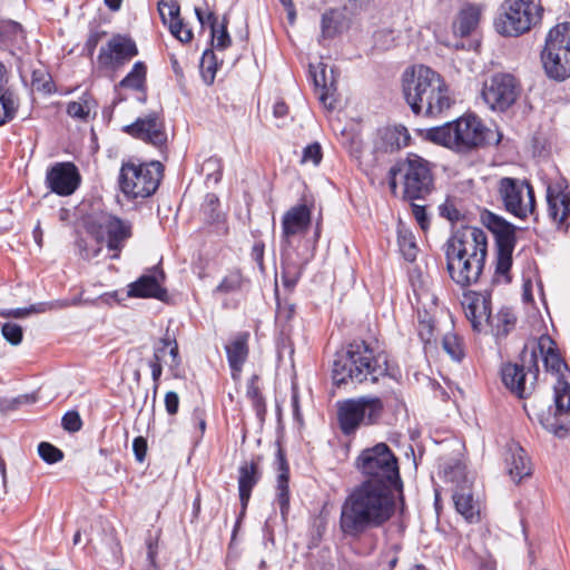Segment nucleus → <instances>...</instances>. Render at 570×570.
<instances>
[{"instance_id": "obj_22", "label": "nucleus", "mask_w": 570, "mask_h": 570, "mask_svg": "<svg viewBox=\"0 0 570 570\" xmlns=\"http://www.w3.org/2000/svg\"><path fill=\"white\" fill-rule=\"evenodd\" d=\"M548 213L551 219L562 226L570 216V188L564 181H554L547 188Z\"/></svg>"}, {"instance_id": "obj_49", "label": "nucleus", "mask_w": 570, "mask_h": 570, "mask_svg": "<svg viewBox=\"0 0 570 570\" xmlns=\"http://www.w3.org/2000/svg\"><path fill=\"white\" fill-rule=\"evenodd\" d=\"M38 453L48 463H56L62 459V452L50 443L42 442L38 446Z\"/></svg>"}, {"instance_id": "obj_18", "label": "nucleus", "mask_w": 570, "mask_h": 570, "mask_svg": "<svg viewBox=\"0 0 570 570\" xmlns=\"http://www.w3.org/2000/svg\"><path fill=\"white\" fill-rule=\"evenodd\" d=\"M448 271L453 282L462 287L478 282L484 267V262L471 259L463 255L446 250Z\"/></svg>"}, {"instance_id": "obj_62", "label": "nucleus", "mask_w": 570, "mask_h": 570, "mask_svg": "<svg viewBox=\"0 0 570 570\" xmlns=\"http://www.w3.org/2000/svg\"><path fill=\"white\" fill-rule=\"evenodd\" d=\"M413 215H414L416 222L422 227V229H425L428 220H426V215H425L424 208L421 207V206H414L413 207Z\"/></svg>"}, {"instance_id": "obj_1", "label": "nucleus", "mask_w": 570, "mask_h": 570, "mask_svg": "<svg viewBox=\"0 0 570 570\" xmlns=\"http://www.w3.org/2000/svg\"><path fill=\"white\" fill-rule=\"evenodd\" d=\"M395 512L394 490L373 482L355 487L341 507L340 529L352 538L383 527Z\"/></svg>"}, {"instance_id": "obj_29", "label": "nucleus", "mask_w": 570, "mask_h": 570, "mask_svg": "<svg viewBox=\"0 0 570 570\" xmlns=\"http://www.w3.org/2000/svg\"><path fill=\"white\" fill-rule=\"evenodd\" d=\"M483 222L495 236L498 247L515 245V228L513 225L491 213L483 216Z\"/></svg>"}, {"instance_id": "obj_32", "label": "nucleus", "mask_w": 570, "mask_h": 570, "mask_svg": "<svg viewBox=\"0 0 570 570\" xmlns=\"http://www.w3.org/2000/svg\"><path fill=\"white\" fill-rule=\"evenodd\" d=\"M413 294L416 301V307H422L425 312L435 307L436 296L432 292V283L421 274L411 278Z\"/></svg>"}, {"instance_id": "obj_61", "label": "nucleus", "mask_w": 570, "mask_h": 570, "mask_svg": "<svg viewBox=\"0 0 570 570\" xmlns=\"http://www.w3.org/2000/svg\"><path fill=\"white\" fill-rule=\"evenodd\" d=\"M334 21L333 16L324 14L322 19L323 33L327 37H332L336 32V27L332 26Z\"/></svg>"}, {"instance_id": "obj_15", "label": "nucleus", "mask_w": 570, "mask_h": 570, "mask_svg": "<svg viewBox=\"0 0 570 570\" xmlns=\"http://www.w3.org/2000/svg\"><path fill=\"white\" fill-rule=\"evenodd\" d=\"M518 96L514 77L505 73H498L485 80L481 91L482 99L494 111H505L515 102Z\"/></svg>"}, {"instance_id": "obj_3", "label": "nucleus", "mask_w": 570, "mask_h": 570, "mask_svg": "<svg viewBox=\"0 0 570 570\" xmlns=\"http://www.w3.org/2000/svg\"><path fill=\"white\" fill-rule=\"evenodd\" d=\"M524 348H528L529 353L535 352V364L538 365L540 356L547 372L556 376L557 381L553 385L554 415L548 413L541 419V423L549 432L563 438L567 434V428L559 422L558 416L570 413V384L564 379L568 366L557 352L556 343L548 335L540 336L538 341L527 344Z\"/></svg>"}, {"instance_id": "obj_46", "label": "nucleus", "mask_w": 570, "mask_h": 570, "mask_svg": "<svg viewBox=\"0 0 570 570\" xmlns=\"http://www.w3.org/2000/svg\"><path fill=\"white\" fill-rule=\"evenodd\" d=\"M212 43L216 49L224 50L230 45V37L227 32V20L224 19L220 26L212 31Z\"/></svg>"}, {"instance_id": "obj_60", "label": "nucleus", "mask_w": 570, "mask_h": 570, "mask_svg": "<svg viewBox=\"0 0 570 570\" xmlns=\"http://www.w3.org/2000/svg\"><path fill=\"white\" fill-rule=\"evenodd\" d=\"M440 210L441 215L452 223H455L461 218V213L453 205L445 204Z\"/></svg>"}, {"instance_id": "obj_9", "label": "nucleus", "mask_w": 570, "mask_h": 570, "mask_svg": "<svg viewBox=\"0 0 570 570\" xmlns=\"http://www.w3.org/2000/svg\"><path fill=\"white\" fill-rule=\"evenodd\" d=\"M83 228L107 243L112 252L111 258H118L121 249L132 235L131 224L104 210L94 212L83 217Z\"/></svg>"}, {"instance_id": "obj_13", "label": "nucleus", "mask_w": 570, "mask_h": 570, "mask_svg": "<svg viewBox=\"0 0 570 570\" xmlns=\"http://www.w3.org/2000/svg\"><path fill=\"white\" fill-rule=\"evenodd\" d=\"M502 382L513 394L523 399L532 394L539 375L535 352H522V365L505 364L501 371Z\"/></svg>"}, {"instance_id": "obj_45", "label": "nucleus", "mask_w": 570, "mask_h": 570, "mask_svg": "<svg viewBox=\"0 0 570 570\" xmlns=\"http://www.w3.org/2000/svg\"><path fill=\"white\" fill-rule=\"evenodd\" d=\"M514 246H501L498 247L497 254V268L495 272L499 275L507 276L512 264V252Z\"/></svg>"}, {"instance_id": "obj_33", "label": "nucleus", "mask_w": 570, "mask_h": 570, "mask_svg": "<svg viewBox=\"0 0 570 570\" xmlns=\"http://www.w3.org/2000/svg\"><path fill=\"white\" fill-rule=\"evenodd\" d=\"M67 306L68 303L65 301L43 302L24 308H3L0 309V316L7 318H26L31 314H41L53 309L65 308Z\"/></svg>"}, {"instance_id": "obj_52", "label": "nucleus", "mask_w": 570, "mask_h": 570, "mask_svg": "<svg viewBox=\"0 0 570 570\" xmlns=\"http://www.w3.org/2000/svg\"><path fill=\"white\" fill-rule=\"evenodd\" d=\"M61 424L68 432H78L82 428V420L77 411H69L62 416Z\"/></svg>"}, {"instance_id": "obj_30", "label": "nucleus", "mask_w": 570, "mask_h": 570, "mask_svg": "<svg viewBox=\"0 0 570 570\" xmlns=\"http://www.w3.org/2000/svg\"><path fill=\"white\" fill-rule=\"evenodd\" d=\"M483 222L495 236L498 247L515 245V228L513 225L491 213L483 216Z\"/></svg>"}, {"instance_id": "obj_44", "label": "nucleus", "mask_w": 570, "mask_h": 570, "mask_svg": "<svg viewBox=\"0 0 570 570\" xmlns=\"http://www.w3.org/2000/svg\"><path fill=\"white\" fill-rule=\"evenodd\" d=\"M202 76L207 85L213 83L217 70V61L212 50H206L200 60Z\"/></svg>"}, {"instance_id": "obj_17", "label": "nucleus", "mask_w": 570, "mask_h": 570, "mask_svg": "<svg viewBox=\"0 0 570 570\" xmlns=\"http://www.w3.org/2000/svg\"><path fill=\"white\" fill-rule=\"evenodd\" d=\"M124 131L157 147H161L167 141L164 119L158 112L138 118L134 124L124 127Z\"/></svg>"}, {"instance_id": "obj_39", "label": "nucleus", "mask_w": 570, "mask_h": 570, "mask_svg": "<svg viewBox=\"0 0 570 570\" xmlns=\"http://www.w3.org/2000/svg\"><path fill=\"white\" fill-rule=\"evenodd\" d=\"M282 472L277 479V493L276 502L279 505L282 517L285 518L289 509V494H288V469L285 466L284 461L281 462Z\"/></svg>"}, {"instance_id": "obj_24", "label": "nucleus", "mask_w": 570, "mask_h": 570, "mask_svg": "<svg viewBox=\"0 0 570 570\" xmlns=\"http://www.w3.org/2000/svg\"><path fill=\"white\" fill-rule=\"evenodd\" d=\"M311 223V210L306 205L294 206L288 209L282 219V238L291 245L292 238L304 234Z\"/></svg>"}, {"instance_id": "obj_63", "label": "nucleus", "mask_w": 570, "mask_h": 570, "mask_svg": "<svg viewBox=\"0 0 570 570\" xmlns=\"http://www.w3.org/2000/svg\"><path fill=\"white\" fill-rule=\"evenodd\" d=\"M166 24L169 26V30H170L171 35L176 38L181 32V29L185 26L179 17L174 20L168 21Z\"/></svg>"}, {"instance_id": "obj_43", "label": "nucleus", "mask_w": 570, "mask_h": 570, "mask_svg": "<svg viewBox=\"0 0 570 570\" xmlns=\"http://www.w3.org/2000/svg\"><path fill=\"white\" fill-rule=\"evenodd\" d=\"M443 350L453 358L454 361H461L464 356V351L462 346L461 338L454 333H448L444 335L442 341Z\"/></svg>"}, {"instance_id": "obj_38", "label": "nucleus", "mask_w": 570, "mask_h": 570, "mask_svg": "<svg viewBox=\"0 0 570 570\" xmlns=\"http://www.w3.org/2000/svg\"><path fill=\"white\" fill-rule=\"evenodd\" d=\"M104 243L105 242L102 239H99L94 234L88 233L86 230V236H81L77 240V248H78L79 255L83 259H87V261L92 259L100 254V252L102 250Z\"/></svg>"}, {"instance_id": "obj_12", "label": "nucleus", "mask_w": 570, "mask_h": 570, "mask_svg": "<svg viewBox=\"0 0 570 570\" xmlns=\"http://www.w3.org/2000/svg\"><path fill=\"white\" fill-rule=\"evenodd\" d=\"M383 403L377 397H360L338 403L337 416L345 434L353 433L362 424H373L381 416Z\"/></svg>"}, {"instance_id": "obj_55", "label": "nucleus", "mask_w": 570, "mask_h": 570, "mask_svg": "<svg viewBox=\"0 0 570 570\" xmlns=\"http://www.w3.org/2000/svg\"><path fill=\"white\" fill-rule=\"evenodd\" d=\"M195 13L203 27L209 26L210 31H215V28L218 27L217 17L214 14V12H204L200 8H196Z\"/></svg>"}, {"instance_id": "obj_14", "label": "nucleus", "mask_w": 570, "mask_h": 570, "mask_svg": "<svg viewBox=\"0 0 570 570\" xmlns=\"http://www.w3.org/2000/svg\"><path fill=\"white\" fill-rule=\"evenodd\" d=\"M498 189L507 210L514 216L525 218L533 213L534 193L527 180L504 177L500 179Z\"/></svg>"}, {"instance_id": "obj_4", "label": "nucleus", "mask_w": 570, "mask_h": 570, "mask_svg": "<svg viewBox=\"0 0 570 570\" xmlns=\"http://www.w3.org/2000/svg\"><path fill=\"white\" fill-rule=\"evenodd\" d=\"M389 361L384 352H375L365 342L353 343L333 364V381L340 386L348 380L356 383H376L389 375Z\"/></svg>"}, {"instance_id": "obj_51", "label": "nucleus", "mask_w": 570, "mask_h": 570, "mask_svg": "<svg viewBox=\"0 0 570 570\" xmlns=\"http://www.w3.org/2000/svg\"><path fill=\"white\" fill-rule=\"evenodd\" d=\"M247 396L252 400L256 409L264 406V400L259 391L257 375H253L247 383Z\"/></svg>"}, {"instance_id": "obj_48", "label": "nucleus", "mask_w": 570, "mask_h": 570, "mask_svg": "<svg viewBox=\"0 0 570 570\" xmlns=\"http://www.w3.org/2000/svg\"><path fill=\"white\" fill-rule=\"evenodd\" d=\"M158 11L164 23L179 17L180 8L174 1L161 0L158 2Z\"/></svg>"}, {"instance_id": "obj_28", "label": "nucleus", "mask_w": 570, "mask_h": 570, "mask_svg": "<svg viewBox=\"0 0 570 570\" xmlns=\"http://www.w3.org/2000/svg\"><path fill=\"white\" fill-rule=\"evenodd\" d=\"M453 501L456 511L464 517L465 520L469 522L479 520L481 502L478 499H474L470 485L463 484L459 487L453 494Z\"/></svg>"}, {"instance_id": "obj_10", "label": "nucleus", "mask_w": 570, "mask_h": 570, "mask_svg": "<svg viewBox=\"0 0 570 570\" xmlns=\"http://www.w3.org/2000/svg\"><path fill=\"white\" fill-rule=\"evenodd\" d=\"M161 176L163 166L159 161L148 164L128 161L121 166L119 186L129 198H146L157 190Z\"/></svg>"}, {"instance_id": "obj_11", "label": "nucleus", "mask_w": 570, "mask_h": 570, "mask_svg": "<svg viewBox=\"0 0 570 570\" xmlns=\"http://www.w3.org/2000/svg\"><path fill=\"white\" fill-rule=\"evenodd\" d=\"M540 19L539 7L530 0H507L495 20L500 35L517 37L531 29Z\"/></svg>"}, {"instance_id": "obj_6", "label": "nucleus", "mask_w": 570, "mask_h": 570, "mask_svg": "<svg viewBox=\"0 0 570 570\" xmlns=\"http://www.w3.org/2000/svg\"><path fill=\"white\" fill-rule=\"evenodd\" d=\"M389 178L391 191L397 195V184L400 183L402 195L407 199L423 198L431 191L433 184L430 164L414 154L391 167Z\"/></svg>"}, {"instance_id": "obj_41", "label": "nucleus", "mask_w": 570, "mask_h": 570, "mask_svg": "<svg viewBox=\"0 0 570 570\" xmlns=\"http://www.w3.org/2000/svg\"><path fill=\"white\" fill-rule=\"evenodd\" d=\"M95 107L96 104L94 100L87 97H81L77 101H71L68 104L67 112L72 118L87 120Z\"/></svg>"}, {"instance_id": "obj_7", "label": "nucleus", "mask_w": 570, "mask_h": 570, "mask_svg": "<svg viewBox=\"0 0 570 570\" xmlns=\"http://www.w3.org/2000/svg\"><path fill=\"white\" fill-rule=\"evenodd\" d=\"M357 468L366 476L364 482L401 492L397 459L385 443L364 449L357 458Z\"/></svg>"}, {"instance_id": "obj_37", "label": "nucleus", "mask_w": 570, "mask_h": 570, "mask_svg": "<svg viewBox=\"0 0 570 570\" xmlns=\"http://www.w3.org/2000/svg\"><path fill=\"white\" fill-rule=\"evenodd\" d=\"M480 11L474 7L463 9L453 23V30L461 37L470 35L478 26Z\"/></svg>"}, {"instance_id": "obj_42", "label": "nucleus", "mask_w": 570, "mask_h": 570, "mask_svg": "<svg viewBox=\"0 0 570 570\" xmlns=\"http://www.w3.org/2000/svg\"><path fill=\"white\" fill-rule=\"evenodd\" d=\"M146 78V66L138 61L131 71L120 81V86L132 89H140Z\"/></svg>"}, {"instance_id": "obj_59", "label": "nucleus", "mask_w": 570, "mask_h": 570, "mask_svg": "<svg viewBox=\"0 0 570 570\" xmlns=\"http://www.w3.org/2000/svg\"><path fill=\"white\" fill-rule=\"evenodd\" d=\"M165 405L168 414L174 415L178 411L179 397L175 392H167L165 395Z\"/></svg>"}, {"instance_id": "obj_27", "label": "nucleus", "mask_w": 570, "mask_h": 570, "mask_svg": "<svg viewBox=\"0 0 570 570\" xmlns=\"http://www.w3.org/2000/svg\"><path fill=\"white\" fill-rule=\"evenodd\" d=\"M248 333H238L225 347L234 380L240 377L242 367L248 356Z\"/></svg>"}, {"instance_id": "obj_36", "label": "nucleus", "mask_w": 570, "mask_h": 570, "mask_svg": "<svg viewBox=\"0 0 570 570\" xmlns=\"http://www.w3.org/2000/svg\"><path fill=\"white\" fill-rule=\"evenodd\" d=\"M397 244L402 256L406 261L413 262L416 258L419 247L416 245L415 237L412 230L401 222L397 225Z\"/></svg>"}, {"instance_id": "obj_40", "label": "nucleus", "mask_w": 570, "mask_h": 570, "mask_svg": "<svg viewBox=\"0 0 570 570\" xmlns=\"http://www.w3.org/2000/svg\"><path fill=\"white\" fill-rule=\"evenodd\" d=\"M515 316L510 308H502L495 317H491L490 326L497 336H505L514 327Z\"/></svg>"}, {"instance_id": "obj_54", "label": "nucleus", "mask_w": 570, "mask_h": 570, "mask_svg": "<svg viewBox=\"0 0 570 570\" xmlns=\"http://www.w3.org/2000/svg\"><path fill=\"white\" fill-rule=\"evenodd\" d=\"M163 346L160 348H164V357L166 356V350L169 348V356L171 358V362L169 363L170 367H176L179 365V357H178V345L176 342H170L169 338L161 340ZM164 362L166 360L164 358Z\"/></svg>"}, {"instance_id": "obj_64", "label": "nucleus", "mask_w": 570, "mask_h": 570, "mask_svg": "<svg viewBox=\"0 0 570 570\" xmlns=\"http://www.w3.org/2000/svg\"><path fill=\"white\" fill-rule=\"evenodd\" d=\"M282 278L286 287H293L297 282L298 275L296 273L292 275L289 271H283Z\"/></svg>"}, {"instance_id": "obj_26", "label": "nucleus", "mask_w": 570, "mask_h": 570, "mask_svg": "<svg viewBox=\"0 0 570 570\" xmlns=\"http://www.w3.org/2000/svg\"><path fill=\"white\" fill-rule=\"evenodd\" d=\"M505 466L511 479L518 483L523 478L530 476L532 468L525 451L515 443L508 446L505 454Z\"/></svg>"}, {"instance_id": "obj_2", "label": "nucleus", "mask_w": 570, "mask_h": 570, "mask_svg": "<svg viewBox=\"0 0 570 570\" xmlns=\"http://www.w3.org/2000/svg\"><path fill=\"white\" fill-rule=\"evenodd\" d=\"M405 100L416 115L435 117L449 110L453 95L444 78L432 68L417 65L403 73Z\"/></svg>"}, {"instance_id": "obj_34", "label": "nucleus", "mask_w": 570, "mask_h": 570, "mask_svg": "<svg viewBox=\"0 0 570 570\" xmlns=\"http://www.w3.org/2000/svg\"><path fill=\"white\" fill-rule=\"evenodd\" d=\"M6 68L0 62V126L14 117L18 108L14 96L6 88Z\"/></svg>"}, {"instance_id": "obj_53", "label": "nucleus", "mask_w": 570, "mask_h": 570, "mask_svg": "<svg viewBox=\"0 0 570 570\" xmlns=\"http://www.w3.org/2000/svg\"><path fill=\"white\" fill-rule=\"evenodd\" d=\"M242 285V276L238 273H232L226 276L217 286V291L222 293H229L238 289Z\"/></svg>"}, {"instance_id": "obj_5", "label": "nucleus", "mask_w": 570, "mask_h": 570, "mask_svg": "<svg viewBox=\"0 0 570 570\" xmlns=\"http://www.w3.org/2000/svg\"><path fill=\"white\" fill-rule=\"evenodd\" d=\"M487 131L478 116L465 114L454 121L429 129L426 138L456 151H470L485 142Z\"/></svg>"}, {"instance_id": "obj_50", "label": "nucleus", "mask_w": 570, "mask_h": 570, "mask_svg": "<svg viewBox=\"0 0 570 570\" xmlns=\"http://www.w3.org/2000/svg\"><path fill=\"white\" fill-rule=\"evenodd\" d=\"M323 154L320 144L314 142L306 146L303 150L302 164L311 163L313 166H317L322 160Z\"/></svg>"}, {"instance_id": "obj_56", "label": "nucleus", "mask_w": 570, "mask_h": 570, "mask_svg": "<svg viewBox=\"0 0 570 570\" xmlns=\"http://www.w3.org/2000/svg\"><path fill=\"white\" fill-rule=\"evenodd\" d=\"M344 8L353 13L367 10L372 7L375 0H342Z\"/></svg>"}, {"instance_id": "obj_25", "label": "nucleus", "mask_w": 570, "mask_h": 570, "mask_svg": "<svg viewBox=\"0 0 570 570\" xmlns=\"http://www.w3.org/2000/svg\"><path fill=\"white\" fill-rule=\"evenodd\" d=\"M164 278L163 271H155L153 274L142 275L129 285L128 296L155 297L163 301L167 295L166 289L161 286Z\"/></svg>"}, {"instance_id": "obj_8", "label": "nucleus", "mask_w": 570, "mask_h": 570, "mask_svg": "<svg viewBox=\"0 0 570 570\" xmlns=\"http://www.w3.org/2000/svg\"><path fill=\"white\" fill-rule=\"evenodd\" d=\"M541 59L550 78L564 80L570 77V22L559 23L548 32Z\"/></svg>"}, {"instance_id": "obj_47", "label": "nucleus", "mask_w": 570, "mask_h": 570, "mask_svg": "<svg viewBox=\"0 0 570 570\" xmlns=\"http://www.w3.org/2000/svg\"><path fill=\"white\" fill-rule=\"evenodd\" d=\"M2 336L11 345H19L23 338V330L16 323H4L1 327Z\"/></svg>"}, {"instance_id": "obj_35", "label": "nucleus", "mask_w": 570, "mask_h": 570, "mask_svg": "<svg viewBox=\"0 0 570 570\" xmlns=\"http://www.w3.org/2000/svg\"><path fill=\"white\" fill-rule=\"evenodd\" d=\"M382 147L385 150H395L407 146L410 135L405 127L395 126L385 128L381 132Z\"/></svg>"}, {"instance_id": "obj_31", "label": "nucleus", "mask_w": 570, "mask_h": 570, "mask_svg": "<svg viewBox=\"0 0 570 570\" xmlns=\"http://www.w3.org/2000/svg\"><path fill=\"white\" fill-rule=\"evenodd\" d=\"M238 473L239 499L242 505L246 508L250 498L252 490L261 478L258 462L253 460L250 462L243 463L239 466Z\"/></svg>"}, {"instance_id": "obj_23", "label": "nucleus", "mask_w": 570, "mask_h": 570, "mask_svg": "<svg viewBox=\"0 0 570 570\" xmlns=\"http://www.w3.org/2000/svg\"><path fill=\"white\" fill-rule=\"evenodd\" d=\"M309 73L322 104L327 107H333L335 101L334 94L336 91V76L334 69H328L325 63L318 62L316 66L309 65Z\"/></svg>"}, {"instance_id": "obj_57", "label": "nucleus", "mask_w": 570, "mask_h": 570, "mask_svg": "<svg viewBox=\"0 0 570 570\" xmlns=\"http://www.w3.org/2000/svg\"><path fill=\"white\" fill-rule=\"evenodd\" d=\"M161 362H164V348H156L154 360L150 362L153 380L157 382L161 375Z\"/></svg>"}, {"instance_id": "obj_16", "label": "nucleus", "mask_w": 570, "mask_h": 570, "mask_svg": "<svg viewBox=\"0 0 570 570\" xmlns=\"http://www.w3.org/2000/svg\"><path fill=\"white\" fill-rule=\"evenodd\" d=\"M487 248L485 232L478 227L466 226L458 230L453 236L448 252L485 263Z\"/></svg>"}, {"instance_id": "obj_21", "label": "nucleus", "mask_w": 570, "mask_h": 570, "mask_svg": "<svg viewBox=\"0 0 570 570\" xmlns=\"http://www.w3.org/2000/svg\"><path fill=\"white\" fill-rule=\"evenodd\" d=\"M462 307L465 317L476 332H481L491 322V303L490 298L476 292H465L463 294Z\"/></svg>"}, {"instance_id": "obj_19", "label": "nucleus", "mask_w": 570, "mask_h": 570, "mask_svg": "<svg viewBox=\"0 0 570 570\" xmlns=\"http://www.w3.org/2000/svg\"><path fill=\"white\" fill-rule=\"evenodd\" d=\"M80 175L71 163H57L50 167L46 175V184L51 191L60 196H69L77 189Z\"/></svg>"}, {"instance_id": "obj_20", "label": "nucleus", "mask_w": 570, "mask_h": 570, "mask_svg": "<svg viewBox=\"0 0 570 570\" xmlns=\"http://www.w3.org/2000/svg\"><path fill=\"white\" fill-rule=\"evenodd\" d=\"M138 50L135 41L126 36L116 35L101 48L99 61L101 65L116 69L137 56Z\"/></svg>"}, {"instance_id": "obj_58", "label": "nucleus", "mask_w": 570, "mask_h": 570, "mask_svg": "<svg viewBox=\"0 0 570 570\" xmlns=\"http://www.w3.org/2000/svg\"><path fill=\"white\" fill-rule=\"evenodd\" d=\"M132 450L137 461L142 462L147 453V441L142 436H137L132 442Z\"/></svg>"}]
</instances>
